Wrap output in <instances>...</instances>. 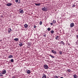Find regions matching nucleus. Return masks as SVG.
<instances>
[{"mask_svg":"<svg viewBox=\"0 0 78 78\" xmlns=\"http://www.w3.org/2000/svg\"><path fill=\"white\" fill-rule=\"evenodd\" d=\"M41 9L42 11H47L48 10V9L47 7L42 8Z\"/></svg>","mask_w":78,"mask_h":78,"instance_id":"f257e3e1","label":"nucleus"},{"mask_svg":"<svg viewBox=\"0 0 78 78\" xmlns=\"http://www.w3.org/2000/svg\"><path fill=\"white\" fill-rule=\"evenodd\" d=\"M44 67L45 69H48V66L47 65H44Z\"/></svg>","mask_w":78,"mask_h":78,"instance_id":"f03ea898","label":"nucleus"},{"mask_svg":"<svg viewBox=\"0 0 78 78\" xmlns=\"http://www.w3.org/2000/svg\"><path fill=\"white\" fill-rule=\"evenodd\" d=\"M19 11L20 12V13L21 14H22L23 13V9H20L19 10Z\"/></svg>","mask_w":78,"mask_h":78,"instance_id":"7ed1b4c3","label":"nucleus"},{"mask_svg":"<svg viewBox=\"0 0 78 78\" xmlns=\"http://www.w3.org/2000/svg\"><path fill=\"white\" fill-rule=\"evenodd\" d=\"M2 74H5V73H6V70H2Z\"/></svg>","mask_w":78,"mask_h":78,"instance_id":"20e7f679","label":"nucleus"},{"mask_svg":"<svg viewBox=\"0 0 78 78\" xmlns=\"http://www.w3.org/2000/svg\"><path fill=\"white\" fill-rule=\"evenodd\" d=\"M12 5V3H8L6 4V6H10Z\"/></svg>","mask_w":78,"mask_h":78,"instance_id":"39448f33","label":"nucleus"},{"mask_svg":"<svg viewBox=\"0 0 78 78\" xmlns=\"http://www.w3.org/2000/svg\"><path fill=\"white\" fill-rule=\"evenodd\" d=\"M70 27H74V23H71L70 24Z\"/></svg>","mask_w":78,"mask_h":78,"instance_id":"423d86ee","label":"nucleus"},{"mask_svg":"<svg viewBox=\"0 0 78 78\" xmlns=\"http://www.w3.org/2000/svg\"><path fill=\"white\" fill-rule=\"evenodd\" d=\"M51 52H52V53L54 54H56L57 53V52L56 51H55L53 50L51 51Z\"/></svg>","mask_w":78,"mask_h":78,"instance_id":"0eeeda50","label":"nucleus"},{"mask_svg":"<svg viewBox=\"0 0 78 78\" xmlns=\"http://www.w3.org/2000/svg\"><path fill=\"white\" fill-rule=\"evenodd\" d=\"M60 44H62V45H65V43H64L63 41H62L60 42Z\"/></svg>","mask_w":78,"mask_h":78,"instance_id":"6e6552de","label":"nucleus"},{"mask_svg":"<svg viewBox=\"0 0 78 78\" xmlns=\"http://www.w3.org/2000/svg\"><path fill=\"white\" fill-rule=\"evenodd\" d=\"M31 73V71L30 70H27V73L28 74H30Z\"/></svg>","mask_w":78,"mask_h":78,"instance_id":"1a4fd4ad","label":"nucleus"},{"mask_svg":"<svg viewBox=\"0 0 78 78\" xmlns=\"http://www.w3.org/2000/svg\"><path fill=\"white\" fill-rule=\"evenodd\" d=\"M13 58V56L12 55H10L9 56V58Z\"/></svg>","mask_w":78,"mask_h":78,"instance_id":"9d476101","label":"nucleus"},{"mask_svg":"<svg viewBox=\"0 0 78 78\" xmlns=\"http://www.w3.org/2000/svg\"><path fill=\"white\" fill-rule=\"evenodd\" d=\"M73 76L74 78H77L78 77V76L76 74L73 75Z\"/></svg>","mask_w":78,"mask_h":78,"instance_id":"9b49d317","label":"nucleus"},{"mask_svg":"<svg viewBox=\"0 0 78 78\" xmlns=\"http://www.w3.org/2000/svg\"><path fill=\"white\" fill-rule=\"evenodd\" d=\"M23 44L22 43L20 42V43L19 45H20V47H22Z\"/></svg>","mask_w":78,"mask_h":78,"instance_id":"f8f14e48","label":"nucleus"},{"mask_svg":"<svg viewBox=\"0 0 78 78\" xmlns=\"http://www.w3.org/2000/svg\"><path fill=\"white\" fill-rule=\"evenodd\" d=\"M12 31V30H11V28H10L8 30V32L9 33H10V32H11Z\"/></svg>","mask_w":78,"mask_h":78,"instance_id":"ddd939ff","label":"nucleus"},{"mask_svg":"<svg viewBox=\"0 0 78 78\" xmlns=\"http://www.w3.org/2000/svg\"><path fill=\"white\" fill-rule=\"evenodd\" d=\"M24 27L25 28H27V27H28V24H25L24 25Z\"/></svg>","mask_w":78,"mask_h":78,"instance_id":"4468645a","label":"nucleus"},{"mask_svg":"<svg viewBox=\"0 0 78 78\" xmlns=\"http://www.w3.org/2000/svg\"><path fill=\"white\" fill-rule=\"evenodd\" d=\"M54 32L55 31H54V30H51L50 31V33L51 34H53Z\"/></svg>","mask_w":78,"mask_h":78,"instance_id":"2eb2a0df","label":"nucleus"},{"mask_svg":"<svg viewBox=\"0 0 78 78\" xmlns=\"http://www.w3.org/2000/svg\"><path fill=\"white\" fill-rule=\"evenodd\" d=\"M14 40L16 41H19V39L17 38H16L14 39Z\"/></svg>","mask_w":78,"mask_h":78,"instance_id":"dca6fc26","label":"nucleus"},{"mask_svg":"<svg viewBox=\"0 0 78 78\" xmlns=\"http://www.w3.org/2000/svg\"><path fill=\"white\" fill-rule=\"evenodd\" d=\"M59 39L58 36L55 37V39H56V40H57V39Z\"/></svg>","mask_w":78,"mask_h":78,"instance_id":"f3484780","label":"nucleus"},{"mask_svg":"<svg viewBox=\"0 0 78 78\" xmlns=\"http://www.w3.org/2000/svg\"><path fill=\"white\" fill-rule=\"evenodd\" d=\"M42 78H46V75H43L42 76Z\"/></svg>","mask_w":78,"mask_h":78,"instance_id":"a211bd4d","label":"nucleus"},{"mask_svg":"<svg viewBox=\"0 0 78 78\" xmlns=\"http://www.w3.org/2000/svg\"><path fill=\"white\" fill-rule=\"evenodd\" d=\"M10 61L11 62H14V60L13 59H12L10 60Z\"/></svg>","mask_w":78,"mask_h":78,"instance_id":"6ab92c4d","label":"nucleus"},{"mask_svg":"<svg viewBox=\"0 0 78 78\" xmlns=\"http://www.w3.org/2000/svg\"><path fill=\"white\" fill-rule=\"evenodd\" d=\"M49 56H51V58H55V57H54V56H53L52 55H49Z\"/></svg>","mask_w":78,"mask_h":78,"instance_id":"aec40b11","label":"nucleus"},{"mask_svg":"<svg viewBox=\"0 0 78 78\" xmlns=\"http://www.w3.org/2000/svg\"><path fill=\"white\" fill-rule=\"evenodd\" d=\"M52 22L53 23H56V20H53V21H52Z\"/></svg>","mask_w":78,"mask_h":78,"instance_id":"412c9836","label":"nucleus"},{"mask_svg":"<svg viewBox=\"0 0 78 78\" xmlns=\"http://www.w3.org/2000/svg\"><path fill=\"white\" fill-rule=\"evenodd\" d=\"M35 5L36 6H39V3H38V4L35 3Z\"/></svg>","mask_w":78,"mask_h":78,"instance_id":"4be33fe9","label":"nucleus"},{"mask_svg":"<svg viewBox=\"0 0 78 78\" xmlns=\"http://www.w3.org/2000/svg\"><path fill=\"white\" fill-rule=\"evenodd\" d=\"M76 6V5H75L74 4L72 6V8H74V7H75V6Z\"/></svg>","mask_w":78,"mask_h":78,"instance_id":"5701e85b","label":"nucleus"},{"mask_svg":"<svg viewBox=\"0 0 78 78\" xmlns=\"http://www.w3.org/2000/svg\"><path fill=\"white\" fill-rule=\"evenodd\" d=\"M28 45L29 47H30V46H31V44L30 43H28Z\"/></svg>","mask_w":78,"mask_h":78,"instance_id":"b1692460","label":"nucleus"},{"mask_svg":"<svg viewBox=\"0 0 78 78\" xmlns=\"http://www.w3.org/2000/svg\"><path fill=\"white\" fill-rule=\"evenodd\" d=\"M42 21H40V25H42Z\"/></svg>","mask_w":78,"mask_h":78,"instance_id":"393cba45","label":"nucleus"},{"mask_svg":"<svg viewBox=\"0 0 78 78\" xmlns=\"http://www.w3.org/2000/svg\"><path fill=\"white\" fill-rule=\"evenodd\" d=\"M47 30H48V31H50V28H48Z\"/></svg>","mask_w":78,"mask_h":78,"instance_id":"a878e982","label":"nucleus"},{"mask_svg":"<svg viewBox=\"0 0 78 78\" xmlns=\"http://www.w3.org/2000/svg\"><path fill=\"white\" fill-rule=\"evenodd\" d=\"M54 78H58V77L57 76H55Z\"/></svg>","mask_w":78,"mask_h":78,"instance_id":"bb28decb","label":"nucleus"},{"mask_svg":"<svg viewBox=\"0 0 78 78\" xmlns=\"http://www.w3.org/2000/svg\"><path fill=\"white\" fill-rule=\"evenodd\" d=\"M67 71L68 72H70V69H68Z\"/></svg>","mask_w":78,"mask_h":78,"instance_id":"cd10ccee","label":"nucleus"},{"mask_svg":"<svg viewBox=\"0 0 78 78\" xmlns=\"http://www.w3.org/2000/svg\"><path fill=\"white\" fill-rule=\"evenodd\" d=\"M59 53L60 55H62V51H59Z\"/></svg>","mask_w":78,"mask_h":78,"instance_id":"c85d7f7f","label":"nucleus"},{"mask_svg":"<svg viewBox=\"0 0 78 78\" xmlns=\"http://www.w3.org/2000/svg\"><path fill=\"white\" fill-rule=\"evenodd\" d=\"M2 73H0V76H3V75H2Z\"/></svg>","mask_w":78,"mask_h":78,"instance_id":"c756f323","label":"nucleus"},{"mask_svg":"<svg viewBox=\"0 0 78 78\" xmlns=\"http://www.w3.org/2000/svg\"><path fill=\"white\" fill-rule=\"evenodd\" d=\"M15 2H16V3H17V2H18V1H19L18 0H15Z\"/></svg>","mask_w":78,"mask_h":78,"instance_id":"7c9ffc66","label":"nucleus"},{"mask_svg":"<svg viewBox=\"0 0 78 78\" xmlns=\"http://www.w3.org/2000/svg\"><path fill=\"white\" fill-rule=\"evenodd\" d=\"M44 37H46V34H44L43 35Z\"/></svg>","mask_w":78,"mask_h":78,"instance_id":"2f4dec72","label":"nucleus"},{"mask_svg":"<svg viewBox=\"0 0 78 78\" xmlns=\"http://www.w3.org/2000/svg\"><path fill=\"white\" fill-rule=\"evenodd\" d=\"M50 24H51V26H52V25H53V23H51Z\"/></svg>","mask_w":78,"mask_h":78,"instance_id":"473e14b6","label":"nucleus"},{"mask_svg":"<svg viewBox=\"0 0 78 78\" xmlns=\"http://www.w3.org/2000/svg\"><path fill=\"white\" fill-rule=\"evenodd\" d=\"M18 3L19 4L20 3V0H19V1Z\"/></svg>","mask_w":78,"mask_h":78,"instance_id":"72a5a7b5","label":"nucleus"},{"mask_svg":"<svg viewBox=\"0 0 78 78\" xmlns=\"http://www.w3.org/2000/svg\"><path fill=\"white\" fill-rule=\"evenodd\" d=\"M12 78H16V77H15V76H13L12 77Z\"/></svg>","mask_w":78,"mask_h":78,"instance_id":"f704fd0d","label":"nucleus"},{"mask_svg":"<svg viewBox=\"0 0 78 78\" xmlns=\"http://www.w3.org/2000/svg\"><path fill=\"white\" fill-rule=\"evenodd\" d=\"M36 26H34V28H36Z\"/></svg>","mask_w":78,"mask_h":78,"instance_id":"c9c22d12","label":"nucleus"},{"mask_svg":"<svg viewBox=\"0 0 78 78\" xmlns=\"http://www.w3.org/2000/svg\"><path fill=\"white\" fill-rule=\"evenodd\" d=\"M76 37H78V35H76Z\"/></svg>","mask_w":78,"mask_h":78,"instance_id":"e433bc0d","label":"nucleus"},{"mask_svg":"<svg viewBox=\"0 0 78 78\" xmlns=\"http://www.w3.org/2000/svg\"><path fill=\"white\" fill-rule=\"evenodd\" d=\"M60 78H64L62 77H60Z\"/></svg>","mask_w":78,"mask_h":78,"instance_id":"4c0bfd02","label":"nucleus"},{"mask_svg":"<svg viewBox=\"0 0 78 78\" xmlns=\"http://www.w3.org/2000/svg\"><path fill=\"white\" fill-rule=\"evenodd\" d=\"M40 78H42V77H40Z\"/></svg>","mask_w":78,"mask_h":78,"instance_id":"58836bf2","label":"nucleus"}]
</instances>
